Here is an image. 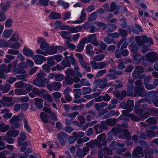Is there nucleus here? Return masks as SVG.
<instances>
[{
    "instance_id": "nucleus-51",
    "label": "nucleus",
    "mask_w": 158,
    "mask_h": 158,
    "mask_svg": "<svg viewBox=\"0 0 158 158\" xmlns=\"http://www.w3.org/2000/svg\"><path fill=\"white\" fill-rule=\"evenodd\" d=\"M65 73L68 76H73L75 74L74 71L70 69H67L65 71Z\"/></svg>"
},
{
    "instance_id": "nucleus-24",
    "label": "nucleus",
    "mask_w": 158,
    "mask_h": 158,
    "mask_svg": "<svg viewBox=\"0 0 158 158\" xmlns=\"http://www.w3.org/2000/svg\"><path fill=\"white\" fill-rule=\"evenodd\" d=\"M10 128V126L8 125H6L4 123L0 124V131L2 132H6Z\"/></svg>"
},
{
    "instance_id": "nucleus-33",
    "label": "nucleus",
    "mask_w": 158,
    "mask_h": 158,
    "mask_svg": "<svg viewBox=\"0 0 158 158\" xmlns=\"http://www.w3.org/2000/svg\"><path fill=\"white\" fill-rule=\"evenodd\" d=\"M104 41L107 44H111L114 43L115 44L116 42L115 41V40L113 38H110L108 37H106L104 38Z\"/></svg>"
},
{
    "instance_id": "nucleus-56",
    "label": "nucleus",
    "mask_w": 158,
    "mask_h": 158,
    "mask_svg": "<svg viewBox=\"0 0 158 158\" xmlns=\"http://www.w3.org/2000/svg\"><path fill=\"white\" fill-rule=\"evenodd\" d=\"M104 58V55H98L94 58V60L96 61H102Z\"/></svg>"
},
{
    "instance_id": "nucleus-32",
    "label": "nucleus",
    "mask_w": 158,
    "mask_h": 158,
    "mask_svg": "<svg viewBox=\"0 0 158 158\" xmlns=\"http://www.w3.org/2000/svg\"><path fill=\"white\" fill-rule=\"evenodd\" d=\"M10 6V4L9 2H6L5 4L2 6L1 8V10L3 11L2 12H5L8 10Z\"/></svg>"
},
{
    "instance_id": "nucleus-41",
    "label": "nucleus",
    "mask_w": 158,
    "mask_h": 158,
    "mask_svg": "<svg viewBox=\"0 0 158 158\" xmlns=\"http://www.w3.org/2000/svg\"><path fill=\"white\" fill-rule=\"evenodd\" d=\"M57 136L58 139L61 144L63 146L65 144V141L61 133H60L59 134H58L57 135Z\"/></svg>"
},
{
    "instance_id": "nucleus-30",
    "label": "nucleus",
    "mask_w": 158,
    "mask_h": 158,
    "mask_svg": "<svg viewBox=\"0 0 158 158\" xmlns=\"http://www.w3.org/2000/svg\"><path fill=\"white\" fill-rule=\"evenodd\" d=\"M3 139L9 144L13 143L14 142V139L9 136H4L3 137Z\"/></svg>"
},
{
    "instance_id": "nucleus-14",
    "label": "nucleus",
    "mask_w": 158,
    "mask_h": 158,
    "mask_svg": "<svg viewBox=\"0 0 158 158\" xmlns=\"http://www.w3.org/2000/svg\"><path fill=\"white\" fill-rule=\"evenodd\" d=\"M32 84L38 87H44L45 85L43 84L41 81L36 78V79L33 81Z\"/></svg>"
},
{
    "instance_id": "nucleus-49",
    "label": "nucleus",
    "mask_w": 158,
    "mask_h": 158,
    "mask_svg": "<svg viewBox=\"0 0 158 158\" xmlns=\"http://www.w3.org/2000/svg\"><path fill=\"white\" fill-rule=\"evenodd\" d=\"M121 23L120 24L121 26L123 28H126L127 27V20L125 18H121L119 20Z\"/></svg>"
},
{
    "instance_id": "nucleus-31",
    "label": "nucleus",
    "mask_w": 158,
    "mask_h": 158,
    "mask_svg": "<svg viewBox=\"0 0 158 158\" xmlns=\"http://www.w3.org/2000/svg\"><path fill=\"white\" fill-rule=\"evenodd\" d=\"M53 89L55 91L59 90L61 86V83L59 82H52Z\"/></svg>"
},
{
    "instance_id": "nucleus-53",
    "label": "nucleus",
    "mask_w": 158,
    "mask_h": 158,
    "mask_svg": "<svg viewBox=\"0 0 158 158\" xmlns=\"http://www.w3.org/2000/svg\"><path fill=\"white\" fill-rule=\"evenodd\" d=\"M47 74L45 73L40 71L37 74V78L41 80Z\"/></svg>"
},
{
    "instance_id": "nucleus-40",
    "label": "nucleus",
    "mask_w": 158,
    "mask_h": 158,
    "mask_svg": "<svg viewBox=\"0 0 158 158\" xmlns=\"http://www.w3.org/2000/svg\"><path fill=\"white\" fill-rule=\"evenodd\" d=\"M135 86L134 88V89H136L139 88L143 87V84L142 81L140 80L136 81L135 82Z\"/></svg>"
},
{
    "instance_id": "nucleus-27",
    "label": "nucleus",
    "mask_w": 158,
    "mask_h": 158,
    "mask_svg": "<svg viewBox=\"0 0 158 158\" xmlns=\"http://www.w3.org/2000/svg\"><path fill=\"white\" fill-rule=\"evenodd\" d=\"M146 122L148 123L150 125H155L157 123L156 120L153 117H150L147 119Z\"/></svg>"
},
{
    "instance_id": "nucleus-60",
    "label": "nucleus",
    "mask_w": 158,
    "mask_h": 158,
    "mask_svg": "<svg viewBox=\"0 0 158 158\" xmlns=\"http://www.w3.org/2000/svg\"><path fill=\"white\" fill-rule=\"evenodd\" d=\"M116 132L117 133H121L122 131H123V128H122V126L121 125L117 124L115 128Z\"/></svg>"
},
{
    "instance_id": "nucleus-38",
    "label": "nucleus",
    "mask_w": 158,
    "mask_h": 158,
    "mask_svg": "<svg viewBox=\"0 0 158 158\" xmlns=\"http://www.w3.org/2000/svg\"><path fill=\"white\" fill-rule=\"evenodd\" d=\"M9 46V42L8 43L5 40L0 39V47H7Z\"/></svg>"
},
{
    "instance_id": "nucleus-35",
    "label": "nucleus",
    "mask_w": 158,
    "mask_h": 158,
    "mask_svg": "<svg viewBox=\"0 0 158 158\" xmlns=\"http://www.w3.org/2000/svg\"><path fill=\"white\" fill-rule=\"evenodd\" d=\"M138 135H139V138L140 139L145 140L146 139V134L144 132H142L141 131L138 130L137 132Z\"/></svg>"
},
{
    "instance_id": "nucleus-45",
    "label": "nucleus",
    "mask_w": 158,
    "mask_h": 158,
    "mask_svg": "<svg viewBox=\"0 0 158 158\" xmlns=\"http://www.w3.org/2000/svg\"><path fill=\"white\" fill-rule=\"evenodd\" d=\"M65 82L69 85H71L73 83V78L70 76H66L65 77Z\"/></svg>"
},
{
    "instance_id": "nucleus-9",
    "label": "nucleus",
    "mask_w": 158,
    "mask_h": 158,
    "mask_svg": "<svg viewBox=\"0 0 158 158\" xmlns=\"http://www.w3.org/2000/svg\"><path fill=\"white\" fill-rule=\"evenodd\" d=\"M141 37L142 38V42L143 43V45L144 43H149L151 44H153V42L151 38H148L145 35H142Z\"/></svg>"
},
{
    "instance_id": "nucleus-28",
    "label": "nucleus",
    "mask_w": 158,
    "mask_h": 158,
    "mask_svg": "<svg viewBox=\"0 0 158 158\" xmlns=\"http://www.w3.org/2000/svg\"><path fill=\"white\" fill-rule=\"evenodd\" d=\"M97 17V14L96 12L91 14L89 16L88 18V20L90 21H94L96 19Z\"/></svg>"
},
{
    "instance_id": "nucleus-2",
    "label": "nucleus",
    "mask_w": 158,
    "mask_h": 158,
    "mask_svg": "<svg viewBox=\"0 0 158 158\" xmlns=\"http://www.w3.org/2000/svg\"><path fill=\"white\" fill-rule=\"evenodd\" d=\"M134 105L133 101L130 100H128L127 103L123 102L120 104L121 108L124 109H127L129 111H131L132 110Z\"/></svg>"
},
{
    "instance_id": "nucleus-37",
    "label": "nucleus",
    "mask_w": 158,
    "mask_h": 158,
    "mask_svg": "<svg viewBox=\"0 0 158 158\" xmlns=\"http://www.w3.org/2000/svg\"><path fill=\"white\" fill-rule=\"evenodd\" d=\"M57 52V49L56 47V46L51 48L49 50L47 51V52L49 55H52L56 54Z\"/></svg>"
},
{
    "instance_id": "nucleus-55",
    "label": "nucleus",
    "mask_w": 158,
    "mask_h": 158,
    "mask_svg": "<svg viewBox=\"0 0 158 158\" xmlns=\"http://www.w3.org/2000/svg\"><path fill=\"white\" fill-rule=\"evenodd\" d=\"M128 117L130 118L132 120L134 121H139L140 120L139 118L133 114H130Z\"/></svg>"
},
{
    "instance_id": "nucleus-34",
    "label": "nucleus",
    "mask_w": 158,
    "mask_h": 158,
    "mask_svg": "<svg viewBox=\"0 0 158 158\" xmlns=\"http://www.w3.org/2000/svg\"><path fill=\"white\" fill-rule=\"evenodd\" d=\"M94 128L96 131V132L97 134L100 133L103 131V129L98 124L95 125L94 127Z\"/></svg>"
},
{
    "instance_id": "nucleus-52",
    "label": "nucleus",
    "mask_w": 158,
    "mask_h": 158,
    "mask_svg": "<svg viewBox=\"0 0 158 158\" xmlns=\"http://www.w3.org/2000/svg\"><path fill=\"white\" fill-rule=\"evenodd\" d=\"M139 144L146 149L149 148V146L147 143L144 141L140 140L139 141Z\"/></svg>"
},
{
    "instance_id": "nucleus-61",
    "label": "nucleus",
    "mask_w": 158,
    "mask_h": 158,
    "mask_svg": "<svg viewBox=\"0 0 158 158\" xmlns=\"http://www.w3.org/2000/svg\"><path fill=\"white\" fill-rule=\"evenodd\" d=\"M90 64L93 69H98V63H97L96 62L91 61L90 62Z\"/></svg>"
},
{
    "instance_id": "nucleus-58",
    "label": "nucleus",
    "mask_w": 158,
    "mask_h": 158,
    "mask_svg": "<svg viewBox=\"0 0 158 158\" xmlns=\"http://www.w3.org/2000/svg\"><path fill=\"white\" fill-rule=\"evenodd\" d=\"M76 56L78 58L80 64L85 62L83 58L82 55L79 53H77L75 54Z\"/></svg>"
},
{
    "instance_id": "nucleus-36",
    "label": "nucleus",
    "mask_w": 158,
    "mask_h": 158,
    "mask_svg": "<svg viewBox=\"0 0 158 158\" xmlns=\"http://www.w3.org/2000/svg\"><path fill=\"white\" fill-rule=\"evenodd\" d=\"M81 66L84 68L85 71L87 72H89L91 71V68L87 63L85 62L81 64Z\"/></svg>"
},
{
    "instance_id": "nucleus-48",
    "label": "nucleus",
    "mask_w": 158,
    "mask_h": 158,
    "mask_svg": "<svg viewBox=\"0 0 158 158\" xmlns=\"http://www.w3.org/2000/svg\"><path fill=\"white\" fill-rule=\"evenodd\" d=\"M57 2L59 5L63 6V7L65 9L68 8L69 7V3L64 2L61 0H59Z\"/></svg>"
},
{
    "instance_id": "nucleus-50",
    "label": "nucleus",
    "mask_w": 158,
    "mask_h": 158,
    "mask_svg": "<svg viewBox=\"0 0 158 158\" xmlns=\"http://www.w3.org/2000/svg\"><path fill=\"white\" fill-rule=\"evenodd\" d=\"M134 70L140 75L143 73L144 71L143 68L141 66H136Z\"/></svg>"
},
{
    "instance_id": "nucleus-25",
    "label": "nucleus",
    "mask_w": 158,
    "mask_h": 158,
    "mask_svg": "<svg viewBox=\"0 0 158 158\" xmlns=\"http://www.w3.org/2000/svg\"><path fill=\"white\" fill-rule=\"evenodd\" d=\"M68 56H65V58L62 62V65L64 67H70L71 65L70 63L68 60Z\"/></svg>"
},
{
    "instance_id": "nucleus-57",
    "label": "nucleus",
    "mask_w": 158,
    "mask_h": 158,
    "mask_svg": "<svg viewBox=\"0 0 158 158\" xmlns=\"http://www.w3.org/2000/svg\"><path fill=\"white\" fill-rule=\"evenodd\" d=\"M67 45L68 47L70 50H73L75 49L76 48L75 45L73 43H71L69 41H67L64 44V45Z\"/></svg>"
},
{
    "instance_id": "nucleus-20",
    "label": "nucleus",
    "mask_w": 158,
    "mask_h": 158,
    "mask_svg": "<svg viewBox=\"0 0 158 158\" xmlns=\"http://www.w3.org/2000/svg\"><path fill=\"white\" fill-rule=\"evenodd\" d=\"M23 53L24 55L27 56H32L34 53L31 50L25 48L23 50Z\"/></svg>"
},
{
    "instance_id": "nucleus-6",
    "label": "nucleus",
    "mask_w": 158,
    "mask_h": 158,
    "mask_svg": "<svg viewBox=\"0 0 158 158\" xmlns=\"http://www.w3.org/2000/svg\"><path fill=\"white\" fill-rule=\"evenodd\" d=\"M147 60L149 62H154L157 60V54L155 52H151L148 53L146 55Z\"/></svg>"
},
{
    "instance_id": "nucleus-8",
    "label": "nucleus",
    "mask_w": 158,
    "mask_h": 158,
    "mask_svg": "<svg viewBox=\"0 0 158 158\" xmlns=\"http://www.w3.org/2000/svg\"><path fill=\"white\" fill-rule=\"evenodd\" d=\"M61 36L64 39L69 40L70 42H72V40L71 39V35L69 32L63 31L61 32Z\"/></svg>"
},
{
    "instance_id": "nucleus-39",
    "label": "nucleus",
    "mask_w": 158,
    "mask_h": 158,
    "mask_svg": "<svg viewBox=\"0 0 158 158\" xmlns=\"http://www.w3.org/2000/svg\"><path fill=\"white\" fill-rule=\"evenodd\" d=\"M134 88V86L132 85L127 86V94L128 96H130L133 95Z\"/></svg>"
},
{
    "instance_id": "nucleus-18",
    "label": "nucleus",
    "mask_w": 158,
    "mask_h": 158,
    "mask_svg": "<svg viewBox=\"0 0 158 158\" xmlns=\"http://www.w3.org/2000/svg\"><path fill=\"white\" fill-rule=\"evenodd\" d=\"M82 29L81 26L71 27L69 30L70 33H75L80 31Z\"/></svg>"
},
{
    "instance_id": "nucleus-5",
    "label": "nucleus",
    "mask_w": 158,
    "mask_h": 158,
    "mask_svg": "<svg viewBox=\"0 0 158 158\" xmlns=\"http://www.w3.org/2000/svg\"><path fill=\"white\" fill-rule=\"evenodd\" d=\"M146 95L147 93L144 87H142L138 89H134V96L135 97L137 96L144 97L146 96Z\"/></svg>"
},
{
    "instance_id": "nucleus-1",
    "label": "nucleus",
    "mask_w": 158,
    "mask_h": 158,
    "mask_svg": "<svg viewBox=\"0 0 158 158\" xmlns=\"http://www.w3.org/2000/svg\"><path fill=\"white\" fill-rule=\"evenodd\" d=\"M146 154L147 152H144L143 148L139 146L136 147L133 152L135 158H146Z\"/></svg>"
},
{
    "instance_id": "nucleus-46",
    "label": "nucleus",
    "mask_w": 158,
    "mask_h": 158,
    "mask_svg": "<svg viewBox=\"0 0 158 158\" xmlns=\"http://www.w3.org/2000/svg\"><path fill=\"white\" fill-rule=\"evenodd\" d=\"M92 91L91 89L89 87H84L82 89V94L83 95L89 94Z\"/></svg>"
},
{
    "instance_id": "nucleus-19",
    "label": "nucleus",
    "mask_w": 158,
    "mask_h": 158,
    "mask_svg": "<svg viewBox=\"0 0 158 158\" xmlns=\"http://www.w3.org/2000/svg\"><path fill=\"white\" fill-rule=\"evenodd\" d=\"M21 137L19 138L18 139V142L19 143L18 145L19 146H21L23 143V141L25 140L27 137L24 132H22L20 134Z\"/></svg>"
},
{
    "instance_id": "nucleus-64",
    "label": "nucleus",
    "mask_w": 158,
    "mask_h": 158,
    "mask_svg": "<svg viewBox=\"0 0 158 158\" xmlns=\"http://www.w3.org/2000/svg\"><path fill=\"white\" fill-rule=\"evenodd\" d=\"M53 59L55 60L57 62L61 61L62 59V56L60 55H56L51 57Z\"/></svg>"
},
{
    "instance_id": "nucleus-21",
    "label": "nucleus",
    "mask_w": 158,
    "mask_h": 158,
    "mask_svg": "<svg viewBox=\"0 0 158 158\" xmlns=\"http://www.w3.org/2000/svg\"><path fill=\"white\" fill-rule=\"evenodd\" d=\"M49 16L51 19H56L61 18V15L58 13L52 12L51 13Z\"/></svg>"
},
{
    "instance_id": "nucleus-3",
    "label": "nucleus",
    "mask_w": 158,
    "mask_h": 158,
    "mask_svg": "<svg viewBox=\"0 0 158 158\" xmlns=\"http://www.w3.org/2000/svg\"><path fill=\"white\" fill-rule=\"evenodd\" d=\"M37 42L40 44V48L43 50H47L49 47V45L46 41V40L44 38L40 37L38 39Z\"/></svg>"
},
{
    "instance_id": "nucleus-13",
    "label": "nucleus",
    "mask_w": 158,
    "mask_h": 158,
    "mask_svg": "<svg viewBox=\"0 0 158 158\" xmlns=\"http://www.w3.org/2000/svg\"><path fill=\"white\" fill-rule=\"evenodd\" d=\"M21 116H23L22 113L18 115H14L10 119V123L11 124H13L15 122H19L20 120V117Z\"/></svg>"
},
{
    "instance_id": "nucleus-59",
    "label": "nucleus",
    "mask_w": 158,
    "mask_h": 158,
    "mask_svg": "<svg viewBox=\"0 0 158 158\" xmlns=\"http://www.w3.org/2000/svg\"><path fill=\"white\" fill-rule=\"evenodd\" d=\"M3 139V137L0 136V151L6 148L5 143L2 141Z\"/></svg>"
},
{
    "instance_id": "nucleus-26",
    "label": "nucleus",
    "mask_w": 158,
    "mask_h": 158,
    "mask_svg": "<svg viewBox=\"0 0 158 158\" xmlns=\"http://www.w3.org/2000/svg\"><path fill=\"white\" fill-rule=\"evenodd\" d=\"M76 154L78 157L80 158H82L87 155V153H85L83 150L80 148L77 150Z\"/></svg>"
},
{
    "instance_id": "nucleus-15",
    "label": "nucleus",
    "mask_w": 158,
    "mask_h": 158,
    "mask_svg": "<svg viewBox=\"0 0 158 158\" xmlns=\"http://www.w3.org/2000/svg\"><path fill=\"white\" fill-rule=\"evenodd\" d=\"M86 51L87 54L91 56L94 55V52L93 51L92 46L90 44H88L85 47Z\"/></svg>"
},
{
    "instance_id": "nucleus-42",
    "label": "nucleus",
    "mask_w": 158,
    "mask_h": 158,
    "mask_svg": "<svg viewBox=\"0 0 158 158\" xmlns=\"http://www.w3.org/2000/svg\"><path fill=\"white\" fill-rule=\"evenodd\" d=\"M9 46L10 48H15L18 49L19 48L20 46V43L18 42L13 44L12 43H9Z\"/></svg>"
},
{
    "instance_id": "nucleus-29",
    "label": "nucleus",
    "mask_w": 158,
    "mask_h": 158,
    "mask_svg": "<svg viewBox=\"0 0 158 158\" xmlns=\"http://www.w3.org/2000/svg\"><path fill=\"white\" fill-rule=\"evenodd\" d=\"M156 134L155 132L154 131L148 130L146 131V135L148 137L152 138L155 137Z\"/></svg>"
},
{
    "instance_id": "nucleus-11",
    "label": "nucleus",
    "mask_w": 158,
    "mask_h": 158,
    "mask_svg": "<svg viewBox=\"0 0 158 158\" xmlns=\"http://www.w3.org/2000/svg\"><path fill=\"white\" fill-rule=\"evenodd\" d=\"M123 133L124 136H123V135L121 136L120 137H119L120 138L122 139H124L125 138H126L127 140H130L131 138V135L130 133L127 130H124L123 131Z\"/></svg>"
},
{
    "instance_id": "nucleus-44",
    "label": "nucleus",
    "mask_w": 158,
    "mask_h": 158,
    "mask_svg": "<svg viewBox=\"0 0 158 158\" xmlns=\"http://www.w3.org/2000/svg\"><path fill=\"white\" fill-rule=\"evenodd\" d=\"M119 33L120 35L122 37H126L127 35V31L124 29L120 28L119 30Z\"/></svg>"
},
{
    "instance_id": "nucleus-47",
    "label": "nucleus",
    "mask_w": 158,
    "mask_h": 158,
    "mask_svg": "<svg viewBox=\"0 0 158 158\" xmlns=\"http://www.w3.org/2000/svg\"><path fill=\"white\" fill-rule=\"evenodd\" d=\"M96 36V34H94L88 35L87 37H84V38L86 39V42L88 43L90 42L93 38H95Z\"/></svg>"
},
{
    "instance_id": "nucleus-43",
    "label": "nucleus",
    "mask_w": 158,
    "mask_h": 158,
    "mask_svg": "<svg viewBox=\"0 0 158 158\" xmlns=\"http://www.w3.org/2000/svg\"><path fill=\"white\" fill-rule=\"evenodd\" d=\"M131 47V51L135 54H138L137 47L136 45H134L133 43L130 44Z\"/></svg>"
},
{
    "instance_id": "nucleus-54",
    "label": "nucleus",
    "mask_w": 158,
    "mask_h": 158,
    "mask_svg": "<svg viewBox=\"0 0 158 158\" xmlns=\"http://www.w3.org/2000/svg\"><path fill=\"white\" fill-rule=\"evenodd\" d=\"M54 77L55 80L57 81H61L64 79V76L61 74H56Z\"/></svg>"
},
{
    "instance_id": "nucleus-4",
    "label": "nucleus",
    "mask_w": 158,
    "mask_h": 158,
    "mask_svg": "<svg viewBox=\"0 0 158 158\" xmlns=\"http://www.w3.org/2000/svg\"><path fill=\"white\" fill-rule=\"evenodd\" d=\"M121 6L120 5H116V3L114 2H112L110 5V7L109 10L108 11H110L111 12H114V13L115 15L118 14L119 13V9L121 8Z\"/></svg>"
},
{
    "instance_id": "nucleus-62",
    "label": "nucleus",
    "mask_w": 158,
    "mask_h": 158,
    "mask_svg": "<svg viewBox=\"0 0 158 158\" xmlns=\"http://www.w3.org/2000/svg\"><path fill=\"white\" fill-rule=\"evenodd\" d=\"M12 20L10 19H8L5 22V26L7 27H10L12 25Z\"/></svg>"
},
{
    "instance_id": "nucleus-16",
    "label": "nucleus",
    "mask_w": 158,
    "mask_h": 158,
    "mask_svg": "<svg viewBox=\"0 0 158 158\" xmlns=\"http://www.w3.org/2000/svg\"><path fill=\"white\" fill-rule=\"evenodd\" d=\"M117 121V119L115 118H110L106 120V123L109 126H113L116 124Z\"/></svg>"
},
{
    "instance_id": "nucleus-23",
    "label": "nucleus",
    "mask_w": 158,
    "mask_h": 158,
    "mask_svg": "<svg viewBox=\"0 0 158 158\" xmlns=\"http://www.w3.org/2000/svg\"><path fill=\"white\" fill-rule=\"evenodd\" d=\"M48 114L44 112H43L40 113V117L41 119L44 123H47L48 122Z\"/></svg>"
},
{
    "instance_id": "nucleus-22",
    "label": "nucleus",
    "mask_w": 158,
    "mask_h": 158,
    "mask_svg": "<svg viewBox=\"0 0 158 158\" xmlns=\"http://www.w3.org/2000/svg\"><path fill=\"white\" fill-rule=\"evenodd\" d=\"M19 39L18 34L14 33L11 35L10 39L8 40L9 43L17 41Z\"/></svg>"
},
{
    "instance_id": "nucleus-10",
    "label": "nucleus",
    "mask_w": 158,
    "mask_h": 158,
    "mask_svg": "<svg viewBox=\"0 0 158 158\" xmlns=\"http://www.w3.org/2000/svg\"><path fill=\"white\" fill-rule=\"evenodd\" d=\"M87 113L90 114L87 115L86 116L87 120L89 121L94 119L96 116V112L92 110H89L87 112Z\"/></svg>"
},
{
    "instance_id": "nucleus-12",
    "label": "nucleus",
    "mask_w": 158,
    "mask_h": 158,
    "mask_svg": "<svg viewBox=\"0 0 158 158\" xmlns=\"http://www.w3.org/2000/svg\"><path fill=\"white\" fill-rule=\"evenodd\" d=\"M20 153H13L10 157H7L6 155L3 152H0V158H17L18 157L20 156Z\"/></svg>"
},
{
    "instance_id": "nucleus-17",
    "label": "nucleus",
    "mask_w": 158,
    "mask_h": 158,
    "mask_svg": "<svg viewBox=\"0 0 158 158\" xmlns=\"http://www.w3.org/2000/svg\"><path fill=\"white\" fill-rule=\"evenodd\" d=\"M13 30L11 29L5 30L2 34V37L5 39L9 38L12 33Z\"/></svg>"
},
{
    "instance_id": "nucleus-7",
    "label": "nucleus",
    "mask_w": 158,
    "mask_h": 158,
    "mask_svg": "<svg viewBox=\"0 0 158 158\" xmlns=\"http://www.w3.org/2000/svg\"><path fill=\"white\" fill-rule=\"evenodd\" d=\"M86 39L85 38H83L81 40L77 46V48L76 49V52H81L83 51L85 47L84 45L86 43Z\"/></svg>"
},
{
    "instance_id": "nucleus-63",
    "label": "nucleus",
    "mask_w": 158,
    "mask_h": 158,
    "mask_svg": "<svg viewBox=\"0 0 158 158\" xmlns=\"http://www.w3.org/2000/svg\"><path fill=\"white\" fill-rule=\"evenodd\" d=\"M86 145L91 148H94L95 147V142L94 140H91L86 143Z\"/></svg>"
}]
</instances>
